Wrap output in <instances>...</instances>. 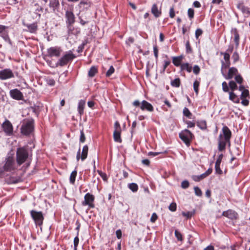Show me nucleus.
Returning a JSON list of instances; mask_svg holds the SVG:
<instances>
[{"label":"nucleus","instance_id":"obj_1","mask_svg":"<svg viewBox=\"0 0 250 250\" xmlns=\"http://www.w3.org/2000/svg\"><path fill=\"white\" fill-rule=\"evenodd\" d=\"M222 132L223 134H220L218 138V150L221 151L225 149L227 144L230 145V139L231 136V132L227 126L223 127Z\"/></svg>","mask_w":250,"mask_h":250},{"label":"nucleus","instance_id":"obj_2","mask_svg":"<svg viewBox=\"0 0 250 250\" xmlns=\"http://www.w3.org/2000/svg\"><path fill=\"white\" fill-rule=\"evenodd\" d=\"M73 7H70L65 10V18L69 33L73 34L72 25L75 22V17L73 12Z\"/></svg>","mask_w":250,"mask_h":250},{"label":"nucleus","instance_id":"obj_3","mask_svg":"<svg viewBox=\"0 0 250 250\" xmlns=\"http://www.w3.org/2000/svg\"><path fill=\"white\" fill-rule=\"evenodd\" d=\"M27 150L24 147L18 148L16 152V161L17 164L20 166L24 163L28 158Z\"/></svg>","mask_w":250,"mask_h":250},{"label":"nucleus","instance_id":"obj_4","mask_svg":"<svg viewBox=\"0 0 250 250\" xmlns=\"http://www.w3.org/2000/svg\"><path fill=\"white\" fill-rule=\"evenodd\" d=\"M34 130V122L33 120H28L23 123L21 126V133L25 135H28Z\"/></svg>","mask_w":250,"mask_h":250},{"label":"nucleus","instance_id":"obj_5","mask_svg":"<svg viewBox=\"0 0 250 250\" xmlns=\"http://www.w3.org/2000/svg\"><path fill=\"white\" fill-rule=\"evenodd\" d=\"M75 58V56L71 51H69L58 60L56 63V65L61 66H64L66 65L69 61H72Z\"/></svg>","mask_w":250,"mask_h":250},{"label":"nucleus","instance_id":"obj_6","mask_svg":"<svg viewBox=\"0 0 250 250\" xmlns=\"http://www.w3.org/2000/svg\"><path fill=\"white\" fill-rule=\"evenodd\" d=\"M193 134L188 129H185L179 133L180 139L187 145H190V140L192 139Z\"/></svg>","mask_w":250,"mask_h":250},{"label":"nucleus","instance_id":"obj_7","mask_svg":"<svg viewBox=\"0 0 250 250\" xmlns=\"http://www.w3.org/2000/svg\"><path fill=\"white\" fill-rule=\"evenodd\" d=\"M30 214L36 225L40 226L42 224L44 218L41 211L32 210Z\"/></svg>","mask_w":250,"mask_h":250},{"label":"nucleus","instance_id":"obj_8","mask_svg":"<svg viewBox=\"0 0 250 250\" xmlns=\"http://www.w3.org/2000/svg\"><path fill=\"white\" fill-rule=\"evenodd\" d=\"M43 10L42 7L34 1L31 4V11L35 14V15L34 16L35 19H39L40 18L41 13L43 12Z\"/></svg>","mask_w":250,"mask_h":250},{"label":"nucleus","instance_id":"obj_9","mask_svg":"<svg viewBox=\"0 0 250 250\" xmlns=\"http://www.w3.org/2000/svg\"><path fill=\"white\" fill-rule=\"evenodd\" d=\"M95 197L94 196L89 193H86L84 197V201L82 202V205L83 206H88L89 208H94V204L93 203Z\"/></svg>","mask_w":250,"mask_h":250},{"label":"nucleus","instance_id":"obj_10","mask_svg":"<svg viewBox=\"0 0 250 250\" xmlns=\"http://www.w3.org/2000/svg\"><path fill=\"white\" fill-rule=\"evenodd\" d=\"M14 75L12 71L9 68L4 69L0 71V79L4 80L8 79L13 78Z\"/></svg>","mask_w":250,"mask_h":250},{"label":"nucleus","instance_id":"obj_11","mask_svg":"<svg viewBox=\"0 0 250 250\" xmlns=\"http://www.w3.org/2000/svg\"><path fill=\"white\" fill-rule=\"evenodd\" d=\"M61 52L62 50L60 47L57 46L51 47L47 51L48 56L50 57H58L60 56Z\"/></svg>","mask_w":250,"mask_h":250},{"label":"nucleus","instance_id":"obj_12","mask_svg":"<svg viewBox=\"0 0 250 250\" xmlns=\"http://www.w3.org/2000/svg\"><path fill=\"white\" fill-rule=\"evenodd\" d=\"M3 131L7 135H11L13 133V126L11 123L6 120L2 125Z\"/></svg>","mask_w":250,"mask_h":250},{"label":"nucleus","instance_id":"obj_13","mask_svg":"<svg viewBox=\"0 0 250 250\" xmlns=\"http://www.w3.org/2000/svg\"><path fill=\"white\" fill-rule=\"evenodd\" d=\"M14 160L11 157H8L6 159L5 165L3 166L4 169L6 171H10L15 168Z\"/></svg>","mask_w":250,"mask_h":250},{"label":"nucleus","instance_id":"obj_14","mask_svg":"<svg viewBox=\"0 0 250 250\" xmlns=\"http://www.w3.org/2000/svg\"><path fill=\"white\" fill-rule=\"evenodd\" d=\"M10 95L13 99L17 100H21L23 98L22 93L18 89L11 90Z\"/></svg>","mask_w":250,"mask_h":250},{"label":"nucleus","instance_id":"obj_15","mask_svg":"<svg viewBox=\"0 0 250 250\" xmlns=\"http://www.w3.org/2000/svg\"><path fill=\"white\" fill-rule=\"evenodd\" d=\"M140 108L142 110H146L149 112H152L154 110L152 104L145 100H143L141 103Z\"/></svg>","mask_w":250,"mask_h":250},{"label":"nucleus","instance_id":"obj_16","mask_svg":"<svg viewBox=\"0 0 250 250\" xmlns=\"http://www.w3.org/2000/svg\"><path fill=\"white\" fill-rule=\"evenodd\" d=\"M91 17V14L89 13H85L84 15H82L79 16L80 23L82 25H84L85 24L89 22Z\"/></svg>","mask_w":250,"mask_h":250},{"label":"nucleus","instance_id":"obj_17","mask_svg":"<svg viewBox=\"0 0 250 250\" xmlns=\"http://www.w3.org/2000/svg\"><path fill=\"white\" fill-rule=\"evenodd\" d=\"M222 215L232 220L236 219L237 217V213L235 211L231 209H229L227 211H223Z\"/></svg>","mask_w":250,"mask_h":250},{"label":"nucleus","instance_id":"obj_18","mask_svg":"<svg viewBox=\"0 0 250 250\" xmlns=\"http://www.w3.org/2000/svg\"><path fill=\"white\" fill-rule=\"evenodd\" d=\"M238 73V70L237 68L234 67H232L229 68L228 72V74L227 75L224 74V75H223L226 79H232L234 75H236Z\"/></svg>","mask_w":250,"mask_h":250},{"label":"nucleus","instance_id":"obj_19","mask_svg":"<svg viewBox=\"0 0 250 250\" xmlns=\"http://www.w3.org/2000/svg\"><path fill=\"white\" fill-rule=\"evenodd\" d=\"M223 154H221L219 155L216 162H215V169L216 173L219 174H221L222 173V171L221 170L220 166V164L223 158Z\"/></svg>","mask_w":250,"mask_h":250},{"label":"nucleus","instance_id":"obj_20","mask_svg":"<svg viewBox=\"0 0 250 250\" xmlns=\"http://www.w3.org/2000/svg\"><path fill=\"white\" fill-rule=\"evenodd\" d=\"M231 32L234 35V41L235 43L236 48H237L239 45L240 36L236 28H232Z\"/></svg>","mask_w":250,"mask_h":250},{"label":"nucleus","instance_id":"obj_21","mask_svg":"<svg viewBox=\"0 0 250 250\" xmlns=\"http://www.w3.org/2000/svg\"><path fill=\"white\" fill-rule=\"evenodd\" d=\"M151 13L153 14L155 17L158 18L161 15V9H159L156 4L154 3L152 5L151 9Z\"/></svg>","mask_w":250,"mask_h":250},{"label":"nucleus","instance_id":"obj_22","mask_svg":"<svg viewBox=\"0 0 250 250\" xmlns=\"http://www.w3.org/2000/svg\"><path fill=\"white\" fill-rule=\"evenodd\" d=\"M121 129H117L114 130L113 132V138L115 142L119 143H122V139L121 137Z\"/></svg>","mask_w":250,"mask_h":250},{"label":"nucleus","instance_id":"obj_23","mask_svg":"<svg viewBox=\"0 0 250 250\" xmlns=\"http://www.w3.org/2000/svg\"><path fill=\"white\" fill-rule=\"evenodd\" d=\"M229 99L233 103L238 104L240 103V99L232 91L229 92Z\"/></svg>","mask_w":250,"mask_h":250},{"label":"nucleus","instance_id":"obj_24","mask_svg":"<svg viewBox=\"0 0 250 250\" xmlns=\"http://www.w3.org/2000/svg\"><path fill=\"white\" fill-rule=\"evenodd\" d=\"M182 56H179L177 57H174L172 58V62L176 66H181V62L183 59Z\"/></svg>","mask_w":250,"mask_h":250},{"label":"nucleus","instance_id":"obj_25","mask_svg":"<svg viewBox=\"0 0 250 250\" xmlns=\"http://www.w3.org/2000/svg\"><path fill=\"white\" fill-rule=\"evenodd\" d=\"M88 151V146L87 145L84 146L83 148L82 155L81 156V159L82 161H83L86 158V157L87 156Z\"/></svg>","mask_w":250,"mask_h":250},{"label":"nucleus","instance_id":"obj_26","mask_svg":"<svg viewBox=\"0 0 250 250\" xmlns=\"http://www.w3.org/2000/svg\"><path fill=\"white\" fill-rule=\"evenodd\" d=\"M85 103V101L83 100H80L78 103V110L80 115L83 114V109Z\"/></svg>","mask_w":250,"mask_h":250},{"label":"nucleus","instance_id":"obj_27","mask_svg":"<svg viewBox=\"0 0 250 250\" xmlns=\"http://www.w3.org/2000/svg\"><path fill=\"white\" fill-rule=\"evenodd\" d=\"M181 69L182 70H186L189 73L192 71V66L188 63H184L181 64Z\"/></svg>","mask_w":250,"mask_h":250},{"label":"nucleus","instance_id":"obj_28","mask_svg":"<svg viewBox=\"0 0 250 250\" xmlns=\"http://www.w3.org/2000/svg\"><path fill=\"white\" fill-rule=\"evenodd\" d=\"M97 68L94 66H92L88 71V75L89 77H93L97 73Z\"/></svg>","mask_w":250,"mask_h":250},{"label":"nucleus","instance_id":"obj_29","mask_svg":"<svg viewBox=\"0 0 250 250\" xmlns=\"http://www.w3.org/2000/svg\"><path fill=\"white\" fill-rule=\"evenodd\" d=\"M221 73L222 75H224L223 69L229 67L230 64V62H224L223 61H221Z\"/></svg>","mask_w":250,"mask_h":250},{"label":"nucleus","instance_id":"obj_30","mask_svg":"<svg viewBox=\"0 0 250 250\" xmlns=\"http://www.w3.org/2000/svg\"><path fill=\"white\" fill-rule=\"evenodd\" d=\"M197 125L202 130H205L207 128V123L205 121H198Z\"/></svg>","mask_w":250,"mask_h":250},{"label":"nucleus","instance_id":"obj_31","mask_svg":"<svg viewBox=\"0 0 250 250\" xmlns=\"http://www.w3.org/2000/svg\"><path fill=\"white\" fill-rule=\"evenodd\" d=\"M28 29L32 33H35L37 30V25L36 23H33L27 26Z\"/></svg>","mask_w":250,"mask_h":250},{"label":"nucleus","instance_id":"obj_32","mask_svg":"<svg viewBox=\"0 0 250 250\" xmlns=\"http://www.w3.org/2000/svg\"><path fill=\"white\" fill-rule=\"evenodd\" d=\"M77 172L76 170L73 171L70 176L69 180L72 184H74L75 181V178L77 176Z\"/></svg>","mask_w":250,"mask_h":250},{"label":"nucleus","instance_id":"obj_33","mask_svg":"<svg viewBox=\"0 0 250 250\" xmlns=\"http://www.w3.org/2000/svg\"><path fill=\"white\" fill-rule=\"evenodd\" d=\"M206 177L205 176V174L204 173L200 175H193L192 176V179L196 182H199L200 180L205 178Z\"/></svg>","mask_w":250,"mask_h":250},{"label":"nucleus","instance_id":"obj_34","mask_svg":"<svg viewBox=\"0 0 250 250\" xmlns=\"http://www.w3.org/2000/svg\"><path fill=\"white\" fill-rule=\"evenodd\" d=\"M247 98H250V93L248 89L244 90L242 92L240 98L241 99H246Z\"/></svg>","mask_w":250,"mask_h":250},{"label":"nucleus","instance_id":"obj_35","mask_svg":"<svg viewBox=\"0 0 250 250\" xmlns=\"http://www.w3.org/2000/svg\"><path fill=\"white\" fill-rule=\"evenodd\" d=\"M129 188L133 192H136L138 189V186L136 183H131L128 185Z\"/></svg>","mask_w":250,"mask_h":250},{"label":"nucleus","instance_id":"obj_36","mask_svg":"<svg viewBox=\"0 0 250 250\" xmlns=\"http://www.w3.org/2000/svg\"><path fill=\"white\" fill-rule=\"evenodd\" d=\"M171 85L175 87H179L180 85V80L179 78H176L174 80L171 81Z\"/></svg>","mask_w":250,"mask_h":250},{"label":"nucleus","instance_id":"obj_37","mask_svg":"<svg viewBox=\"0 0 250 250\" xmlns=\"http://www.w3.org/2000/svg\"><path fill=\"white\" fill-rule=\"evenodd\" d=\"M229 85L231 91L232 92H233L237 88V85L236 83L233 81H230L229 83Z\"/></svg>","mask_w":250,"mask_h":250},{"label":"nucleus","instance_id":"obj_38","mask_svg":"<svg viewBox=\"0 0 250 250\" xmlns=\"http://www.w3.org/2000/svg\"><path fill=\"white\" fill-rule=\"evenodd\" d=\"M194 213H195V211H193L192 212H190V211H188L187 212H182V214L184 216L186 217L187 219H189L191 217V216L194 214Z\"/></svg>","mask_w":250,"mask_h":250},{"label":"nucleus","instance_id":"obj_39","mask_svg":"<svg viewBox=\"0 0 250 250\" xmlns=\"http://www.w3.org/2000/svg\"><path fill=\"white\" fill-rule=\"evenodd\" d=\"M183 114L185 116L188 117V118H191V113L188 108L185 107L184 108Z\"/></svg>","mask_w":250,"mask_h":250},{"label":"nucleus","instance_id":"obj_40","mask_svg":"<svg viewBox=\"0 0 250 250\" xmlns=\"http://www.w3.org/2000/svg\"><path fill=\"white\" fill-rule=\"evenodd\" d=\"M200 83L198 81H194L193 83V88L195 92L197 94L198 93V87Z\"/></svg>","mask_w":250,"mask_h":250},{"label":"nucleus","instance_id":"obj_41","mask_svg":"<svg viewBox=\"0 0 250 250\" xmlns=\"http://www.w3.org/2000/svg\"><path fill=\"white\" fill-rule=\"evenodd\" d=\"M195 194L198 196H201L202 195V192L200 188L198 187H195L194 188Z\"/></svg>","mask_w":250,"mask_h":250},{"label":"nucleus","instance_id":"obj_42","mask_svg":"<svg viewBox=\"0 0 250 250\" xmlns=\"http://www.w3.org/2000/svg\"><path fill=\"white\" fill-rule=\"evenodd\" d=\"M223 91L225 92H228L229 90V86L226 82H223L222 84Z\"/></svg>","mask_w":250,"mask_h":250},{"label":"nucleus","instance_id":"obj_43","mask_svg":"<svg viewBox=\"0 0 250 250\" xmlns=\"http://www.w3.org/2000/svg\"><path fill=\"white\" fill-rule=\"evenodd\" d=\"M79 6L80 8L82 7L83 6L85 8H88L90 6V4L89 2H84L83 1H82L79 3Z\"/></svg>","mask_w":250,"mask_h":250},{"label":"nucleus","instance_id":"obj_44","mask_svg":"<svg viewBox=\"0 0 250 250\" xmlns=\"http://www.w3.org/2000/svg\"><path fill=\"white\" fill-rule=\"evenodd\" d=\"M235 80L236 82L239 84L243 83V79L240 75H236L235 77Z\"/></svg>","mask_w":250,"mask_h":250},{"label":"nucleus","instance_id":"obj_45","mask_svg":"<svg viewBox=\"0 0 250 250\" xmlns=\"http://www.w3.org/2000/svg\"><path fill=\"white\" fill-rule=\"evenodd\" d=\"M114 72V68L113 66H110L109 69L106 73V76L107 77L110 76Z\"/></svg>","mask_w":250,"mask_h":250},{"label":"nucleus","instance_id":"obj_46","mask_svg":"<svg viewBox=\"0 0 250 250\" xmlns=\"http://www.w3.org/2000/svg\"><path fill=\"white\" fill-rule=\"evenodd\" d=\"M79 239L78 236H77L74 238V250H77V247L79 244Z\"/></svg>","mask_w":250,"mask_h":250},{"label":"nucleus","instance_id":"obj_47","mask_svg":"<svg viewBox=\"0 0 250 250\" xmlns=\"http://www.w3.org/2000/svg\"><path fill=\"white\" fill-rule=\"evenodd\" d=\"M232 58L234 62H237L239 59L238 53L237 52H234L232 56Z\"/></svg>","mask_w":250,"mask_h":250},{"label":"nucleus","instance_id":"obj_48","mask_svg":"<svg viewBox=\"0 0 250 250\" xmlns=\"http://www.w3.org/2000/svg\"><path fill=\"white\" fill-rule=\"evenodd\" d=\"M221 54L224 55V59L225 60V62H230V61H229L230 55H229V53H227V52H225V53L221 52Z\"/></svg>","mask_w":250,"mask_h":250},{"label":"nucleus","instance_id":"obj_49","mask_svg":"<svg viewBox=\"0 0 250 250\" xmlns=\"http://www.w3.org/2000/svg\"><path fill=\"white\" fill-rule=\"evenodd\" d=\"M176 204L175 203H172L170 204L168 208L171 211H175L176 210Z\"/></svg>","mask_w":250,"mask_h":250},{"label":"nucleus","instance_id":"obj_50","mask_svg":"<svg viewBox=\"0 0 250 250\" xmlns=\"http://www.w3.org/2000/svg\"><path fill=\"white\" fill-rule=\"evenodd\" d=\"M174 233L175 237L178 240H182V235L180 232H179L177 230H175Z\"/></svg>","mask_w":250,"mask_h":250},{"label":"nucleus","instance_id":"obj_51","mask_svg":"<svg viewBox=\"0 0 250 250\" xmlns=\"http://www.w3.org/2000/svg\"><path fill=\"white\" fill-rule=\"evenodd\" d=\"M188 17L191 19H192L194 17V10L192 8H189L188 9Z\"/></svg>","mask_w":250,"mask_h":250},{"label":"nucleus","instance_id":"obj_52","mask_svg":"<svg viewBox=\"0 0 250 250\" xmlns=\"http://www.w3.org/2000/svg\"><path fill=\"white\" fill-rule=\"evenodd\" d=\"M193 71L195 74L198 75L200 71V68L199 66L197 65H194L193 68Z\"/></svg>","mask_w":250,"mask_h":250},{"label":"nucleus","instance_id":"obj_53","mask_svg":"<svg viewBox=\"0 0 250 250\" xmlns=\"http://www.w3.org/2000/svg\"><path fill=\"white\" fill-rule=\"evenodd\" d=\"M186 51L188 53H191L192 49L190 47L189 41H187L186 44Z\"/></svg>","mask_w":250,"mask_h":250},{"label":"nucleus","instance_id":"obj_54","mask_svg":"<svg viewBox=\"0 0 250 250\" xmlns=\"http://www.w3.org/2000/svg\"><path fill=\"white\" fill-rule=\"evenodd\" d=\"M203 33V31L200 28H198L195 31V37L197 39H198L199 37L201 36Z\"/></svg>","mask_w":250,"mask_h":250},{"label":"nucleus","instance_id":"obj_55","mask_svg":"<svg viewBox=\"0 0 250 250\" xmlns=\"http://www.w3.org/2000/svg\"><path fill=\"white\" fill-rule=\"evenodd\" d=\"M80 133H81V135H80V141L81 143H84L85 140V135H84L83 130H82L81 131Z\"/></svg>","mask_w":250,"mask_h":250},{"label":"nucleus","instance_id":"obj_56","mask_svg":"<svg viewBox=\"0 0 250 250\" xmlns=\"http://www.w3.org/2000/svg\"><path fill=\"white\" fill-rule=\"evenodd\" d=\"M189 187V183L187 180L183 181L181 183V187L183 188H187Z\"/></svg>","mask_w":250,"mask_h":250},{"label":"nucleus","instance_id":"obj_57","mask_svg":"<svg viewBox=\"0 0 250 250\" xmlns=\"http://www.w3.org/2000/svg\"><path fill=\"white\" fill-rule=\"evenodd\" d=\"M175 16V12H174V7L172 6L170 8L169 10V17L171 18H174Z\"/></svg>","mask_w":250,"mask_h":250},{"label":"nucleus","instance_id":"obj_58","mask_svg":"<svg viewBox=\"0 0 250 250\" xmlns=\"http://www.w3.org/2000/svg\"><path fill=\"white\" fill-rule=\"evenodd\" d=\"M153 52L155 58L157 59L158 57V49L157 46H153Z\"/></svg>","mask_w":250,"mask_h":250},{"label":"nucleus","instance_id":"obj_59","mask_svg":"<svg viewBox=\"0 0 250 250\" xmlns=\"http://www.w3.org/2000/svg\"><path fill=\"white\" fill-rule=\"evenodd\" d=\"M157 217H157L156 213H153L152 214L151 217L150 218V221L153 223L155 222L156 221V220H157Z\"/></svg>","mask_w":250,"mask_h":250},{"label":"nucleus","instance_id":"obj_60","mask_svg":"<svg viewBox=\"0 0 250 250\" xmlns=\"http://www.w3.org/2000/svg\"><path fill=\"white\" fill-rule=\"evenodd\" d=\"M241 104L244 106H248L249 104V101L247 99H242Z\"/></svg>","mask_w":250,"mask_h":250},{"label":"nucleus","instance_id":"obj_61","mask_svg":"<svg viewBox=\"0 0 250 250\" xmlns=\"http://www.w3.org/2000/svg\"><path fill=\"white\" fill-rule=\"evenodd\" d=\"M186 124L188 125V127H193L195 126V124L189 121H187Z\"/></svg>","mask_w":250,"mask_h":250},{"label":"nucleus","instance_id":"obj_62","mask_svg":"<svg viewBox=\"0 0 250 250\" xmlns=\"http://www.w3.org/2000/svg\"><path fill=\"white\" fill-rule=\"evenodd\" d=\"M116 236L118 239H120L122 237V231L120 229H118L116 231Z\"/></svg>","mask_w":250,"mask_h":250},{"label":"nucleus","instance_id":"obj_63","mask_svg":"<svg viewBox=\"0 0 250 250\" xmlns=\"http://www.w3.org/2000/svg\"><path fill=\"white\" fill-rule=\"evenodd\" d=\"M170 63V61H165V64L164 65V68H163V72L165 71L166 68L169 65Z\"/></svg>","mask_w":250,"mask_h":250},{"label":"nucleus","instance_id":"obj_64","mask_svg":"<svg viewBox=\"0 0 250 250\" xmlns=\"http://www.w3.org/2000/svg\"><path fill=\"white\" fill-rule=\"evenodd\" d=\"M212 171V168H209L207 170V171H206L205 173H204V174H205V176L207 177L211 173Z\"/></svg>","mask_w":250,"mask_h":250}]
</instances>
